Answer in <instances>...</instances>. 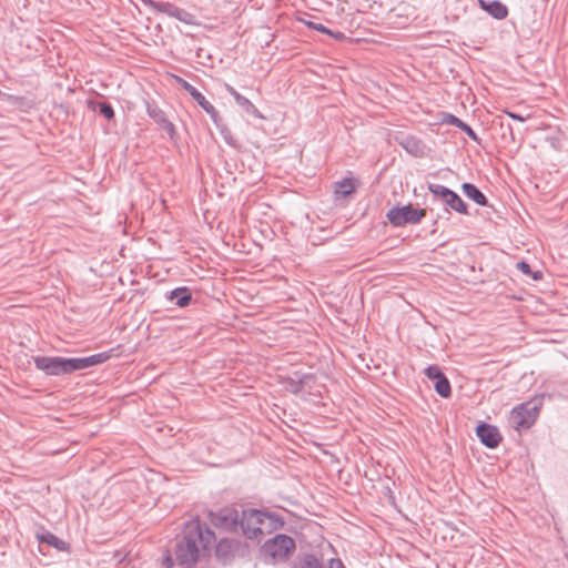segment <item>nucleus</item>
I'll return each instance as SVG.
<instances>
[{"mask_svg":"<svg viewBox=\"0 0 568 568\" xmlns=\"http://www.w3.org/2000/svg\"><path fill=\"white\" fill-rule=\"evenodd\" d=\"M397 141L407 153L416 158H422L426 153V145L414 135H402Z\"/></svg>","mask_w":568,"mask_h":568,"instance_id":"obj_12","label":"nucleus"},{"mask_svg":"<svg viewBox=\"0 0 568 568\" xmlns=\"http://www.w3.org/2000/svg\"><path fill=\"white\" fill-rule=\"evenodd\" d=\"M225 90L234 98L237 105H240L245 111V113L253 115L257 119L263 118L257 108L247 98L240 94L232 85L225 84Z\"/></svg>","mask_w":568,"mask_h":568,"instance_id":"obj_13","label":"nucleus"},{"mask_svg":"<svg viewBox=\"0 0 568 568\" xmlns=\"http://www.w3.org/2000/svg\"><path fill=\"white\" fill-rule=\"evenodd\" d=\"M176 81L193 98V100L197 102L201 108L207 104L209 101L194 85L180 77H176Z\"/></svg>","mask_w":568,"mask_h":568,"instance_id":"obj_19","label":"nucleus"},{"mask_svg":"<svg viewBox=\"0 0 568 568\" xmlns=\"http://www.w3.org/2000/svg\"><path fill=\"white\" fill-rule=\"evenodd\" d=\"M517 268L521 273L531 276L534 280H540L541 278V273L539 271L532 272L530 265L527 262H525V261L518 262L517 263Z\"/></svg>","mask_w":568,"mask_h":568,"instance_id":"obj_25","label":"nucleus"},{"mask_svg":"<svg viewBox=\"0 0 568 568\" xmlns=\"http://www.w3.org/2000/svg\"><path fill=\"white\" fill-rule=\"evenodd\" d=\"M445 206V211L449 213V211H455L459 214H468V206L464 202V200L454 191L450 192L448 197L443 202Z\"/></svg>","mask_w":568,"mask_h":568,"instance_id":"obj_15","label":"nucleus"},{"mask_svg":"<svg viewBox=\"0 0 568 568\" xmlns=\"http://www.w3.org/2000/svg\"><path fill=\"white\" fill-rule=\"evenodd\" d=\"M354 192V182L349 178H345L335 183V194L337 196H347Z\"/></svg>","mask_w":568,"mask_h":568,"instance_id":"obj_21","label":"nucleus"},{"mask_svg":"<svg viewBox=\"0 0 568 568\" xmlns=\"http://www.w3.org/2000/svg\"><path fill=\"white\" fill-rule=\"evenodd\" d=\"M505 113L513 120H516V121H519V122H525L527 120V116H524L521 114H518V113H515V112H511V111H505Z\"/></svg>","mask_w":568,"mask_h":568,"instance_id":"obj_30","label":"nucleus"},{"mask_svg":"<svg viewBox=\"0 0 568 568\" xmlns=\"http://www.w3.org/2000/svg\"><path fill=\"white\" fill-rule=\"evenodd\" d=\"M464 194L473 200L476 204L485 206L487 205V199L485 194L473 183L465 182L462 185Z\"/></svg>","mask_w":568,"mask_h":568,"instance_id":"obj_18","label":"nucleus"},{"mask_svg":"<svg viewBox=\"0 0 568 568\" xmlns=\"http://www.w3.org/2000/svg\"><path fill=\"white\" fill-rule=\"evenodd\" d=\"M98 110H99V113L108 120H111L114 118V110L110 103L99 102Z\"/></svg>","mask_w":568,"mask_h":568,"instance_id":"obj_26","label":"nucleus"},{"mask_svg":"<svg viewBox=\"0 0 568 568\" xmlns=\"http://www.w3.org/2000/svg\"><path fill=\"white\" fill-rule=\"evenodd\" d=\"M211 523L217 527L229 531H237L240 515L234 508H223L217 511H210Z\"/></svg>","mask_w":568,"mask_h":568,"instance_id":"obj_7","label":"nucleus"},{"mask_svg":"<svg viewBox=\"0 0 568 568\" xmlns=\"http://www.w3.org/2000/svg\"><path fill=\"white\" fill-rule=\"evenodd\" d=\"M331 37L337 39V40H343L345 38V34L343 32H339V31H333V34H329Z\"/></svg>","mask_w":568,"mask_h":568,"instance_id":"obj_32","label":"nucleus"},{"mask_svg":"<svg viewBox=\"0 0 568 568\" xmlns=\"http://www.w3.org/2000/svg\"><path fill=\"white\" fill-rule=\"evenodd\" d=\"M445 122L448 124L455 125L456 128H458L459 130L465 132L473 141H478V136H477L476 132L467 123L462 121L459 118H457L453 114H447L445 118Z\"/></svg>","mask_w":568,"mask_h":568,"instance_id":"obj_20","label":"nucleus"},{"mask_svg":"<svg viewBox=\"0 0 568 568\" xmlns=\"http://www.w3.org/2000/svg\"><path fill=\"white\" fill-rule=\"evenodd\" d=\"M111 357V351L90 355L88 357L67 358L61 356H33L37 369L47 376L71 375L78 371L105 363Z\"/></svg>","mask_w":568,"mask_h":568,"instance_id":"obj_1","label":"nucleus"},{"mask_svg":"<svg viewBox=\"0 0 568 568\" xmlns=\"http://www.w3.org/2000/svg\"><path fill=\"white\" fill-rule=\"evenodd\" d=\"M538 407L531 403H523L513 408L510 423L515 429H527L537 419Z\"/></svg>","mask_w":568,"mask_h":568,"instance_id":"obj_6","label":"nucleus"},{"mask_svg":"<svg viewBox=\"0 0 568 568\" xmlns=\"http://www.w3.org/2000/svg\"><path fill=\"white\" fill-rule=\"evenodd\" d=\"M477 437L488 448H496L501 442V435L494 425L483 423L476 428Z\"/></svg>","mask_w":568,"mask_h":568,"instance_id":"obj_10","label":"nucleus"},{"mask_svg":"<svg viewBox=\"0 0 568 568\" xmlns=\"http://www.w3.org/2000/svg\"><path fill=\"white\" fill-rule=\"evenodd\" d=\"M328 568H345L341 559L332 558L328 561Z\"/></svg>","mask_w":568,"mask_h":568,"instance_id":"obj_31","label":"nucleus"},{"mask_svg":"<svg viewBox=\"0 0 568 568\" xmlns=\"http://www.w3.org/2000/svg\"><path fill=\"white\" fill-rule=\"evenodd\" d=\"M435 390L438 395L444 398H447L452 394V387L448 378L444 375L439 379L435 381Z\"/></svg>","mask_w":568,"mask_h":568,"instance_id":"obj_23","label":"nucleus"},{"mask_svg":"<svg viewBox=\"0 0 568 568\" xmlns=\"http://www.w3.org/2000/svg\"><path fill=\"white\" fill-rule=\"evenodd\" d=\"M146 112L148 115L168 133L171 140H175V125L166 118V114L162 109H160L156 104L148 103Z\"/></svg>","mask_w":568,"mask_h":568,"instance_id":"obj_8","label":"nucleus"},{"mask_svg":"<svg viewBox=\"0 0 568 568\" xmlns=\"http://www.w3.org/2000/svg\"><path fill=\"white\" fill-rule=\"evenodd\" d=\"M215 540L214 532L195 518L185 524L183 538L176 544L175 556L180 564H193L199 557V544L206 548Z\"/></svg>","mask_w":568,"mask_h":568,"instance_id":"obj_2","label":"nucleus"},{"mask_svg":"<svg viewBox=\"0 0 568 568\" xmlns=\"http://www.w3.org/2000/svg\"><path fill=\"white\" fill-rule=\"evenodd\" d=\"M313 376L306 373L294 372L285 382V387L293 394L304 392L306 386H310Z\"/></svg>","mask_w":568,"mask_h":568,"instance_id":"obj_11","label":"nucleus"},{"mask_svg":"<svg viewBox=\"0 0 568 568\" xmlns=\"http://www.w3.org/2000/svg\"><path fill=\"white\" fill-rule=\"evenodd\" d=\"M306 26L313 30H316L318 32H322V33H326V34H333V31L327 29L325 26H323L322 23H316V22H313V21H307L305 22Z\"/></svg>","mask_w":568,"mask_h":568,"instance_id":"obj_29","label":"nucleus"},{"mask_svg":"<svg viewBox=\"0 0 568 568\" xmlns=\"http://www.w3.org/2000/svg\"><path fill=\"white\" fill-rule=\"evenodd\" d=\"M202 109L210 115L214 124L220 126V115L214 105L211 102H207V104H205Z\"/></svg>","mask_w":568,"mask_h":568,"instance_id":"obj_28","label":"nucleus"},{"mask_svg":"<svg viewBox=\"0 0 568 568\" xmlns=\"http://www.w3.org/2000/svg\"><path fill=\"white\" fill-rule=\"evenodd\" d=\"M428 191L433 194L434 199L440 201L442 203L448 197L453 190L436 183H428Z\"/></svg>","mask_w":568,"mask_h":568,"instance_id":"obj_22","label":"nucleus"},{"mask_svg":"<svg viewBox=\"0 0 568 568\" xmlns=\"http://www.w3.org/2000/svg\"><path fill=\"white\" fill-rule=\"evenodd\" d=\"M168 298L179 307H185L190 304L192 294L189 287L181 286L169 292Z\"/></svg>","mask_w":568,"mask_h":568,"instance_id":"obj_16","label":"nucleus"},{"mask_svg":"<svg viewBox=\"0 0 568 568\" xmlns=\"http://www.w3.org/2000/svg\"><path fill=\"white\" fill-rule=\"evenodd\" d=\"M425 374L429 379L434 382L445 375L437 365H429L426 367Z\"/></svg>","mask_w":568,"mask_h":568,"instance_id":"obj_27","label":"nucleus"},{"mask_svg":"<svg viewBox=\"0 0 568 568\" xmlns=\"http://www.w3.org/2000/svg\"><path fill=\"white\" fill-rule=\"evenodd\" d=\"M478 3L483 10L489 13L493 18L501 20L505 19L508 14L507 7L500 1H485L478 0Z\"/></svg>","mask_w":568,"mask_h":568,"instance_id":"obj_14","label":"nucleus"},{"mask_svg":"<svg viewBox=\"0 0 568 568\" xmlns=\"http://www.w3.org/2000/svg\"><path fill=\"white\" fill-rule=\"evenodd\" d=\"M294 568H324L320 560L311 554L305 555Z\"/></svg>","mask_w":568,"mask_h":568,"instance_id":"obj_24","label":"nucleus"},{"mask_svg":"<svg viewBox=\"0 0 568 568\" xmlns=\"http://www.w3.org/2000/svg\"><path fill=\"white\" fill-rule=\"evenodd\" d=\"M149 7L156 12L164 13L169 17L178 19L179 21L185 23L190 22L191 14L173 3L150 0Z\"/></svg>","mask_w":568,"mask_h":568,"instance_id":"obj_9","label":"nucleus"},{"mask_svg":"<svg viewBox=\"0 0 568 568\" xmlns=\"http://www.w3.org/2000/svg\"><path fill=\"white\" fill-rule=\"evenodd\" d=\"M283 525V519L276 514L258 509H243L240 516L239 529L246 538L260 540L265 534H270Z\"/></svg>","mask_w":568,"mask_h":568,"instance_id":"obj_3","label":"nucleus"},{"mask_svg":"<svg viewBox=\"0 0 568 568\" xmlns=\"http://www.w3.org/2000/svg\"><path fill=\"white\" fill-rule=\"evenodd\" d=\"M295 549V541L292 537L283 534L275 535L262 546V552L273 562L285 560Z\"/></svg>","mask_w":568,"mask_h":568,"instance_id":"obj_4","label":"nucleus"},{"mask_svg":"<svg viewBox=\"0 0 568 568\" xmlns=\"http://www.w3.org/2000/svg\"><path fill=\"white\" fill-rule=\"evenodd\" d=\"M37 539L40 542H45L49 546H52L53 548L61 551H65L69 548L68 544L64 540L60 539L49 530L43 529L41 532H37Z\"/></svg>","mask_w":568,"mask_h":568,"instance_id":"obj_17","label":"nucleus"},{"mask_svg":"<svg viewBox=\"0 0 568 568\" xmlns=\"http://www.w3.org/2000/svg\"><path fill=\"white\" fill-rule=\"evenodd\" d=\"M426 211L415 209L412 205L402 207H393L387 212V219L394 226H403L405 224H417L425 217Z\"/></svg>","mask_w":568,"mask_h":568,"instance_id":"obj_5","label":"nucleus"}]
</instances>
